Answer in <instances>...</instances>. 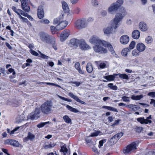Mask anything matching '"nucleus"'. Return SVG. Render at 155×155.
<instances>
[{"instance_id": "nucleus-7", "label": "nucleus", "mask_w": 155, "mask_h": 155, "mask_svg": "<svg viewBox=\"0 0 155 155\" xmlns=\"http://www.w3.org/2000/svg\"><path fill=\"white\" fill-rule=\"evenodd\" d=\"M40 38L42 41L48 43L51 40L50 36L47 34L41 32L39 34Z\"/></svg>"}, {"instance_id": "nucleus-12", "label": "nucleus", "mask_w": 155, "mask_h": 155, "mask_svg": "<svg viewBox=\"0 0 155 155\" xmlns=\"http://www.w3.org/2000/svg\"><path fill=\"white\" fill-rule=\"evenodd\" d=\"M70 34V31L69 30H64L63 31L60 36L61 41H63L66 40L69 36Z\"/></svg>"}, {"instance_id": "nucleus-39", "label": "nucleus", "mask_w": 155, "mask_h": 155, "mask_svg": "<svg viewBox=\"0 0 155 155\" xmlns=\"http://www.w3.org/2000/svg\"><path fill=\"white\" fill-rule=\"evenodd\" d=\"M140 52L137 49H135L132 51V54L133 56L137 57L139 55Z\"/></svg>"}, {"instance_id": "nucleus-22", "label": "nucleus", "mask_w": 155, "mask_h": 155, "mask_svg": "<svg viewBox=\"0 0 155 155\" xmlns=\"http://www.w3.org/2000/svg\"><path fill=\"white\" fill-rule=\"evenodd\" d=\"M146 48L145 45L142 43H138L136 46V48L140 52L143 51Z\"/></svg>"}, {"instance_id": "nucleus-25", "label": "nucleus", "mask_w": 155, "mask_h": 155, "mask_svg": "<svg viewBox=\"0 0 155 155\" xmlns=\"http://www.w3.org/2000/svg\"><path fill=\"white\" fill-rule=\"evenodd\" d=\"M118 75V74H114L113 75L104 76V78L109 81H113L114 80L115 77Z\"/></svg>"}, {"instance_id": "nucleus-35", "label": "nucleus", "mask_w": 155, "mask_h": 155, "mask_svg": "<svg viewBox=\"0 0 155 155\" xmlns=\"http://www.w3.org/2000/svg\"><path fill=\"white\" fill-rule=\"evenodd\" d=\"M49 44H51L53 48L55 50H57V45L55 44V40L54 39H51V40L49 42Z\"/></svg>"}, {"instance_id": "nucleus-43", "label": "nucleus", "mask_w": 155, "mask_h": 155, "mask_svg": "<svg viewBox=\"0 0 155 155\" xmlns=\"http://www.w3.org/2000/svg\"><path fill=\"white\" fill-rule=\"evenodd\" d=\"M123 133L120 132L117 133L114 136L116 137V138L117 140H118L120 138H121L123 135Z\"/></svg>"}, {"instance_id": "nucleus-4", "label": "nucleus", "mask_w": 155, "mask_h": 155, "mask_svg": "<svg viewBox=\"0 0 155 155\" xmlns=\"http://www.w3.org/2000/svg\"><path fill=\"white\" fill-rule=\"evenodd\" d=\"M137 143L133 142L127 146L126 149L123 150V152L125 154H128L135 150L137 149Z\"/></svg>"}, {"instance_id": "nucleus-5", "label": "nucleus", "mask_w": 155, "mask_h": 155, "mask_svg": "<svg viewBox=\"0 0 155 155\" xmlns=\"http://www.w3.org/2000/svg\"><path fill=\"white\" fill-rule=\"evenodd\" d=\"M101 45L96 44L93 46V48L94 51L100 54H106L107 52V50L101 46Z\"/></svg>"}, {"instance_id": "nucleus-10", "label": "nucleus", "mask_w": 155, "mask_h": 155, "mask_svg": "<svg viewBox=\"0 0 155 155\" xmlns=\"http://www.w3.org/2000/svg\"><path fill=\"white\" fill-rule=\"evenodd\" d=\"M152 118L151 115H150L149 117H147L146 119H145L144 117H139L137 119V120L140 122L141 124H151L152 123V121L149 120L150 119Z\"/></svg>"}, {"instance_id": "nucleus-30", "label": "nucleus", "mask_w": 155, "mask_h": 155, "mask_svg": "<svg viewBox=\"0 0 155 155\" xmlns=\"http://www.w3.org/2000/svg\"><path fill=\"white\" fill-rule=\"evenodd\" d=\"M117 140L116 137L114 136L110 140V144L111 145L114 144L117 142Z\"/></svg>"}, {"instance_id": "nucleus-59", "label": "nucleus", "mask_w": 155, "mask_h": 155, "mask_svg": "<svg viewBox=\"0 0 155 155\" xmlns=\"http://www.w3.org/2000/svg\"><path fill=\"white\" fill-rule=\"evenodd\" d=\"M75 67L77 70L81 68L80 64L79 62L76 63L75 64Z\"/></svg>"}, {"instance_id": "nucleus-40", "label": "nucleus", "mask_w": 155, "mask_h": 155, "mask_svg": "<svg viewBox=\"0 0 155 155\" xmlns=\"http://www.w3.org/2000/svg\"><path fill=\"white\" fill-rule=\"evenodd\" d=\"M153 41V38L151 36H149L146 38V42L148 44L151 43Z\"/></svg>"}, {"instance_id": "nucleus-23", "label": "nucleus", "mask_w": 155, "mask_h": 155, "mask_svg": "<svg viewBox=\"0 0 155 155\" xmlns=\"http://www.w3.org/2000/svg\"><path fill=\"white\" fill-rule=\"evenodd\" d=\"M140 31L137 30H134L132 34V37L134 39H138L140 37Z\"/></svg>"}, {"instance_id": "nucleus-58", "label": "nucleus", "mask_w": 155, "mask_h": 155, "mask_svg": "<svg viewBox=\"0 0 155 155\" xmlns=\"http://www.w3.org/2000/svg\"><path fill=\"white\" fill-rule=\"evenodd\" d=\"M71 83L75 84V85H74V86H76L78 87L81 84V83L79 82L71 81Z\"/></svg>"}, {"instance_id": "nucleus-49", "label": "nucleus", "mask_w": 155, "mask_h": 155, "mask_svg": "<svg viewBox=\"0 0 155 155\" xmlns=\"http://www.w3.org/2000/svg\"><path fill=\"white\" fill-rule=\"evenodd\" d=\"M135 44V43L134 41H131L129 45L130 48H129L130 49H133L134 47Z\"/></svg>"}, {"instance_id": "nucleus-41", "label": "nucleus", "mask_w": 155, "mask_h": 155, "mask_svg": "<svg viewBox=\"0 0 155 155\" xmlns=\"http://www.w3.org/2000/svg\"><path fill=\"white\" fill-rule=\"evenodd\" d=\"M101 132L99 131H97L91 134L89 136V137H93L97 136L99 135H100V134L101 133Z\"/></svg>"}, {"instance_id": "nucleus-33", "label": "nucleus", "mask_w": 155, "mask_h": 155, "mask_svg": "<svg viewBox=\"0 0 155 155\" xmlns=\"http://www.w3.org/2000/svg\"><path fill=\"white\" fill-rule=\"evenodd\" d=\"M130 51V49L129 48H125L122 50L121 54L123 56H127V53Z\"/></svg>"}, {"instance_id": "nucleus-50", "label": "nucleus", "mask_w": 155, "mask_h": 155, "mask_svg": "<svg viewBox=\"0 0 155 155\" xmlns=\"http://www.w3.org/2000/svg\"><path fill=\"white\" fill-rule=\"evenodd\" d=\"M23 12V11L19 9H18L17 10L16 12V13L19 16V17L20 18L21 16V15H22V13Z\"/></svg>"}, {"instance_id": "nucleus-60", "label": "nucleus", "mask_w": 155, "mask_h": 155, "mask_svg": "<svg viewBox=\"0 0 155 155\" xmlns=\"http://www.w3.org/2000/svg\"><path fill=\"white\" fill-rule=\"evenodd\" d=\"M106 64L104 63H101L100 64L99 67L101 68H105Z\"/></svg>"}, {"instance_id": "nucleus-9", "label": "nucleus", "mask_w": 155, "mask_h": 155, "mask_svg": "<svg viewBox=\"0 0 155 155\" xmlns=\"http://www.w3.org/2000/svg\"><path fill=\"white\" fill-rule=\"evenodd\" d=\"M28 0H20L21 3V8L25 12H28L30 11V6L28 3Z\"/></svg>"}, {"instance_id": "nucleus-42", "label": "nucleus", "mask_w": 155, "mask_h": 155, "mask_svg": "<svg viewBox=\"0 0 155 155\" xmlns=\"http://www.w3.org/2000/svg\"><path fill=\"white\" fill-rule=\"evenodd\" d=\"M62 20V19L60 18L54 19V20L53 24L54 25L57 24L58 25Z\"/></svg>"}, {"instance_id": "nucleus-1", "label": "nucleus", "mask_w": 155, "mask_h": 155, "mask_svg": "<svg viewBox=\"0 0 155 155\" xmlns=\"http://www.w3.org/2000/svg\"><path fill=\"white\" fill-rule=\"evenodd\" d=\"M126 15V12L125 10H124L121 13H117L113 21L111 22L110 26L104 29V33L109 34L115 32V30L119 25L120 22L122 20L123 17Z\"/></svg>"}, {"instance_id": "nucleus-3", "label": "nucleus", "mask_w": 155, "mask_h": 155, "mask_svg": "<svg viewBox=\"0 0 155 155\" xmlns=\"http://www.w3.org/2000/svg\"><path fill=\"white\" fill-rule=\"evenodd\" d=\"M88 24L87 19L83 18L78 19L75 22L76 27L79 29L85 28L87 26Z\"/></svg>"}, {"instance_id": "nucleus-19", "label": "nucleus", "mask_w": 155, "mask_h": 155, "mask_svg": "<svg viewBox=\"0 0 155 155\" xmlns=\"http://www.w3.org/2000/svg\"><path fill=\"white\" fill-rule=\"evenodd\" d=\"M139 29L143 31H145L148 29V27L147 24L143 21L139 23Z\"/></svg>"}, {"instance_id": "nucleus-13", "label": "nucleus", "mask_w": 155, "mask_h": 155, "mask_svg": "<svg viewBox=\"0 0 155 155\" xmlns=\"http://www.w3.org/2000/svg\"><path fill=\"white\" fill-rule=\"evenodd\" d=\"M81 40H79L75 38L71 39L70 41V45L71 47H73L76 48L79 45Z\"/></svg>"}, {"instance_id": "nucleus-31", "label": "nucleus", "mask_w": 155, "mask_h": 155, "mask_svg": "<svg viewBox=\"0 0 155 155\" xmlns=\"http://www.w3.org/2000/svg\"><path fill=\"white\" fill-rule=\"evenodd\" d=\"M62 8L66 12H68L69 10V8L68 4L65 2H62Z\"/></svg>"}, {"instance_id": "nucleus-45", "label": "nucleus", "mask_w": 155, "mask_h": 155, "mask_svg": "<svg viewBox=\"0 0 155 155\" xmlns=\"http://www.w3.org/2000/svg\"><path fill=\"white\" fill-rule=\"evenodd\" d=\"M58 96L59 98H60L61 99L63 100L66 101H67L68 102H71L72 101V100L71 99H68V98L61 96L59 95H58Z\"/></svg>"}, {"instance_id": "nucleus-63", "label": "nucleus", "mask_w": 155, "mask_h": 155, "mask_svg": "<svg viewBox=\"0 0 155 155\" xmlns=\"http://www.w3.org/2000/svg\"><path fill=\"white\" fill-rule=\"evenodd\" d=\"M8 71L10 73H12V74L13 75H15L16 74L15 72V71H14V70L12 68H10L8 69Z\"/></svg>"}, {"instance_id": "nucleus-48", "label": "nucleus", "mask_w": 155, "mask_h": 155, "mask_svg": "<svg viewBox=\"0 0 155 155\" xmlns=\"http://www.w3.org/2000/svg\"><path fill=\"white\" fill-rule=\"evenodd\" d=\"M123 0H118L116 2H115V3L117 5L118 7L119 8L123 4Z\"/></svg>"}, {"instance_id": "nucleus-38", "label": "nucleus", "mask_w": 155, "mask_h": 155, "mask_svg": "<svg viewBox=\"0 0 155 155\" xmlns=\"http://www.w3.org/2000/svg\"><path fill=\"white\" fill-rule=\"evenodd\" d=\"M63 119L64 121L67 123L69 124L71 123V119L67 115L64 116L63 117Z\"/></svg>"}, {"instance_id": "nucleus-57", "label": "nucleus", "mask_w": 155, "mask_h": 155, "mask_svg": "<svg viewBox=\"0 0 155 155\" xmlns=\"http://www.w3.org/2000/svg\"><path fill=\"white\" fill-rule=\"evenodd\" d=\"M20 127H17L15 128L13 130L11 131V132L10 133V134H14L15 132L17 131V130H18Z\"/></svg>"}, {"instance_id": "nucleus-15", "label": "nucleus", "mask_w": 155, "mask_h": 155, "mask_svg": "<svg viewBox=\"0 0 155 155\" xmlns=\"http://www.w3.org/2000/svg\"><path fill=\"white\" fill-rule=\"evenodd\" d=\"M38 18L40 19L43 18L44 17L43 8L42 6H40L38 7L37 13Z\"/></svg>"}, {"instance_id": "nucleus-62", "label": "nucleus", "mask_w": 155, "mask_h": 155, "mask_svg": "<svg viewBox=\"0 0 155 155\" xmlns=\"http://www.w3.org/2000/svg\"><path fill=\"white\" fill-rule=\"evenodd\" d=\"M45 125L44 122H41L37 125V127L38 128H41L44 127Z\"/></svg>"}, {"instance_id": "nucleus-29", "label": "nucleus", "mask_w": 155, "mask_h": 155, "mask_svg": "<svg viewBox=\"0 0 155 155\" xmlns=\"http://www.w3.org/2000/svg\"><path fill=\"white\" fill-rule=\"evenodd\" d=\"M68 151V150L67 148L65 145L64 144L61 147L60 151L64 153V155H68V153H67Z\"/></svg>"}, {"instance_id": "nucleus-54", "label": "nucleus", "mask_w": 155, "mask_h": 155, "mask_svg": "<svg viewBox=\"0 0 155 155\" xmlns=\"http://www.w3.org/2000/svg\"><path fill=\"white\" fill-rule=\"evenodd\" d=\"M147 95L152 98L155 97V92H150L147 94Z\"/></svg>"}, {"instance_id": "nucleus-61", "label": "nucleus", "mask_w": 155, "mask_h": 155, "mask_svg": "<svg viewBox=\"0 0 155 155\" xmlns=\"http://www.w3.org/2000/svg\"><path fill=\"white\" fill-rule=\"evenodd\" d=\"M129 98V97H126L125 96L123 97H122V99L123 100V101L125 102H129L130 101V100L129 99H127V98Z\"/></svg>"}, {"instance_id": "nucleus-32", "label": "nucleus", "mask_w": 155, "mask_h": 155, "mask_svg": "<svg viewBox=\"0 0 155 155\" xmlns=\"http://www.w3.org/2000/svg\"><path fill=\"white\" fill-rule=\"evenodd\" d=\"M67 108L70 111L74 112V113H77L79 112V111L76 108H73L71 106L67 105L66 106Z\"/></svg>"}, {"instance_id": "nucleus-47", "label": "nucleus", "mask_w": 155, "mask_h": 155, "mask_svg": "<svg viewBox=\"0 0 155 155\" xmlns=\"http://www.w3.org/2000/svg\"><path fill=\"white\" fill-rule=\"evenodd\" d=\"M106 139H104L101 140L99 142V145L98 147L99 148H101L102 146H103L104 143L106 142Z\"/></svg>"}, {"instance_id": "nucleus-14", "label": "nucleus", "mask_w": 155, "mask_h": 155, "mask_svg": "<svg viewBox=\"0 0 155 155\" xmlns=\"http://www.w3.org/2000/svg\"><path fill=\"white\" fill-rule=\"evenodd\" d=\"M129 37L126 35L122 36L120 39V42L123 45H126L129 42Z\"/></svg>"}, {"instance_id": "nucleus-18", "label": "nucleus", "mask_w": 155, "mask_h": 155, "mask_svg": "<svg viewBox=\"0 0 155 155\" xmlns=\"http://www.w3.org/2000/svg\"><path fill=\"white\" fill-rule=\"evenodd\" d=\"M103 42L102 46L104 47H107L109 51L112 54H113L114 52V51L112 46L110 43L104 41Z\"/></svg>"}, {"instance_id": "nucleus-34", "label": "nucleus", "mask_w": 155, "mask_h": 155, "mask_svg": "<svg viewBox=\"0 0 155 155\" xmlns=\"http://www.w3.org/2000/svg\"><path fill=\"white\" fill-rule=\"evenodd\" d=\"M143 96L142 95L135 96L134 95H132L131 98L133 100H140L143 98Z\"/></svg>"}, {"instance_id": "nucleus-28", "label": "nucleus", "mask_w": 155, "mask_h": 155, "mask_svg": "<svg viewBox=\"0 0 155 155\" xmlns=\"http://www.w3.org/2000/svg\"><path fill=\"white\" fill-rule=\"evenodd\" d=\"M126 107L131 109L133 111L136 110L140 108V107L137 105L133 104H129Z\"/></svg>"}, {"instance_id": "nucleus-51", "label": "nucleus", "mask_w": 155, "mask_h": 155, "mask_svg": "<svg viewBox=\"0 0 155 155\" xmlns=\"http://www.w3.org/2000/svg\"><path fill=\"white\" fill-rule=\"evenodd\" d=\"M29 51L31 54L34 56H38V54L37 52L32 49H30Z\"/></svg>"}, {"instance_id": "nucleus-56", "label": "nucleus", "mask_w": 155, "mask_h": 155, "mask_svg": "<svg viewBox=\"0 0 155 155\" xmlns=\"http://www.w3.org/2000/svg\"><path fill=\"white\" fill-rule=\"evenodd\" d=\"M91 2L94 6H96L98 5V1L97 0H92Z\"/></svg>"}, {"instance_id": "nucleus-36", "label": "nucleus", "mask_w": 155, "mask_h": 155, "mask_svg": "<svg viewBox=\"0 0 155 155\" xmlns=\"http://www.w3.org/2000/svg\"><path fill=\"white\" fill-rule=\"evenodd\" d=\"M119 77L121 79H125L128 80L129 78L128 75L125 74H118Z\"/></svg>"}, {"instance_id": "nucleus-24", "label": "nucleus", "mask_w": 155, "mask_h": 155, "mask_svg": "<svg viewBox=\"0 0 155 155\" xmlns=\"http://www.w3.org/2000/svg\"><path fill=\"white\" fill-rule=\"evenodd\" d=\"M117 5L115 3H113L108 8V11L111 13L116 11L119 8Z\"/></svg>"}, {"instance_id": "nucleus-37", "label": "nucleus", "mask_w": 155, "mask_h": 155, "mask_svg": "<svg viewBox=\"0 0 155 155\" xmlns=\"http://www.w3.org/2000/svg\"><path fill=\"white\" fill-rule=\"evenodd\" d=\"M55 144L54 143H50L48 145H46L43 146V148L45 149H47L49 148H51L54 147Z\"/></svg>"}, {"instance_id": "nucleus-17", "label": "nucleus", "mask_w": 155, "mask_h": 155, "mask_svg": "<svg viewBox=\"0 0 155 155\" xmlns=\"http://www.w3.org/2000/svg\"><path fill=\"white\" fill-rule=\"evenodd\" d=\"M68 22L66 21H63L62 20L57 25V28L58 30H61L64 28L68 25Z\"/></svg>"}, {"instance_id": "nucleus-8", "label": "nucleus", "mask_w": 155, "mask_h": 155, "mask_svg": "<svg viewBox=\"0 0 155 155\" xmlns=\"http://www.w3.org/2000/svg\"><path fill=\"white\" fill-rule=\"evenodd\" d=\"M102 41L99 39V38L97 36H93L89 40L90 42L92 44L102 45L103 41Z\"/></svg>"}, {"instance_id": "nucleus-55", "label": "nucleus", "mask_w": 155, "mask_h": 155, "mask_svg": "<svg viewBox=\"0 0 155 155\" xmlns=\"http://www.w3.org/2000/svg\"><path fill=\"white\" fill-rule=\"evenodd\" d=\"M50 29L51 32L53 34L55 33V32L56 31V30L57 29H56V28L53 26H51L50 27Z\"/></svg>"}, {"instance_id": "nucleus-64", "label": "nucleus", "mask_w": 155, "mask_h": 155, "mask_svg": "<svg viewBox=\"0 0 155 155\" xmlns=\"http://www.w3.org/2000/svg\"><path fill=\"white\" fill-rule=\"evenodd\" d=\"M114 117L112 116H109L108 117V121L109 122H111L114 120Z\"/></svg>"}, {"instance_id": "nucleus-44", "label": "nucleus", "mask_w": 155, "mask_h": 155, "mask_svg": "<svg viewBox=\"0 0 155 155\" xmlns=\"http://www.w3.org/2000/svg\"><path fill=\"white\" fill-rule=\"evenodd\" d=\"M6 29L7 30H8L10 31V32L11 33L10 35L12 36H14V32L12 30L11 28V27L9 25H8L6 27Z\"/></svg>"}, {"instance_id": "nucleus-26", "label": "nucleus", "mask_w": 155, "mask_h": 155, "mask_svg": "<svg viewBox=\"0 0 155 155\" xmlns=\"http://www.w3.org/2000/svg\"><path fill=\"white\" fill-rule=\"evenodd\" d=\"M86 70L87 72L91 73L93 70V67L92 64L91 63H88L86 67Z\"/></svg>"}, {"instance_id": "nucleus-20", "label": "nucleus", "mask_w": 155, "mask_h": 155, "mask_svg": "<svg viewBox=\"0 0 155 155\" xmlns=\"http://www.w3.org/2000/svg\"><path fill=\"white\" fill-rule=\"evenodd\" d=\"M68 95L71 98L74 99L78 102L83 104H86V103L84 102L81 101L77 96L74 95L72 93L70 92L68 94Z\"/></svg>"}, {"instance_id": "nucleus-21", "label": "nucleus", "mask_w": 155, "mask_h": 155, "mask_svg": "<svg viewBox=\"0 0 155 155\" xmlns=\"http://www.w3.org/2000/svg\"><path fill=\"white\" fill-rule=\"evenodd\" d=\"M35 138V136L31 132H28L27 137H25L24 139V141L26 142L30 140L32 141Z\"/></svg>"}, {"instance_id": "nucleus-2", "label": "nucleus", "mask_w": 155, "mask_h": 155, "mask_svg": "<svg viewBox=\"0 0 155 155\" xmlns=\"http://www.w3.org/2000/svg\"><path fill=\"white\" fill-rule=\"evenodd\" d=\"M54 108L53 103L51 101H46L40 106L41 110L42 113L45 115H48L53 112Z\"/></svg>"}, {"instance_id": "nucleus-27", "label": "nucleus", "mask_w": 155, "mask_h": 155, "mask_svg": "<svg viewBox=\"0 0 155 155\" xmlns=\"http://www.w3.org/2000/svg\"><path fill=\"white\" fill-rule=\"evenodd\" d=\"M102 108L113 112H118V111L116 108L111 106H104L102 107Z\"/></svg>"}, {"instance_id": "nucleus-53", "label": "nucleus", "mask_w": 155, "mask_h": 155, "mask_svg": "<svg viewBox=\"0 0 155 155\" xmlns=\"http://www.w3.org/2000/svg\"><path fill=\"white\" fill-rule=\"evenodd\" d=\"M41 23L48 24L50 23L49 21L46 19H44L40 21Z\"/></svg>"}, {"instance_id": "nucleus-11", "label": "nucleus", "mask_w": 155, "mask_h": 155, "mask_svg": "<svg viewBox=\"0 0 155 155\" xmlns=\"http://www.w3.org/2000/svg\"><path fill=\"white\" fill-rule=\"evenodd\" d=\"M79 45L80 48L82 50H86L91 48V47L87 44L85 40L83 39H81Z\"/></svg>"}, {"instance_id": "nucleus-6", "label": "nucleus", "mask_w": 155, "mask_h": 155, "mask_svg": "<svg viewBox=\"0 0 155 155\" xmlns=\"http://www.w3.org/2000/svg\"><path fill=\"white\" fill-rule=\"evenodd\" d=\"M40 113V110L38 108H36L34 112L28 115L27 116L28 119L33 120L39 117Z\"/></svg>"}, {"instance_id": "nucleus-46", "label": "nucleus", "mask_w": 155, "mask_h": 155, "mask_svg": "<svg viewBox=\"0 0 155 155\" xmlns=\"http://www.w3.org/2000/svg\"><path fill=\"white\" fill-rule=\"evenodd\" d=\"M121 121V120L120 119H118L117 120H115L112 124L111 125V126L114 127L115 125H117L119 124L120 122Z\"/></svg>"}, {"instance_id": "nucleus-52", "label": "nucleus", "mask_w": 155, "mask_h": 155, "mask_svg": "<svg viewBox=\"0 0 155 155\" xmlns=\"http://www.w3.org/2000/svg\"><path fill=\"white\" fill-rule=\"evenodd\" d=\"M40 54L41 55V57L42 58L45 59H48V58H49V57L48 56H46V55L43 54L41 52L39 51Z\"/></svg>"}, {"instance_id": "nucleus-16", "label": "nucleus", "mask_w": 155, "mask_h": 155, "mask_svg": "<svg viewBox=\"0 0 155 155\" xmlns=\"http://www.w3.org/2000/svg\"><path fill=\"white\" fill-rule=\"evenodd\" d=\"M6 143L13 146L15 147H18L19 145V142L14 140H7L5 141Z\"/></svg>"}]
</instances>
